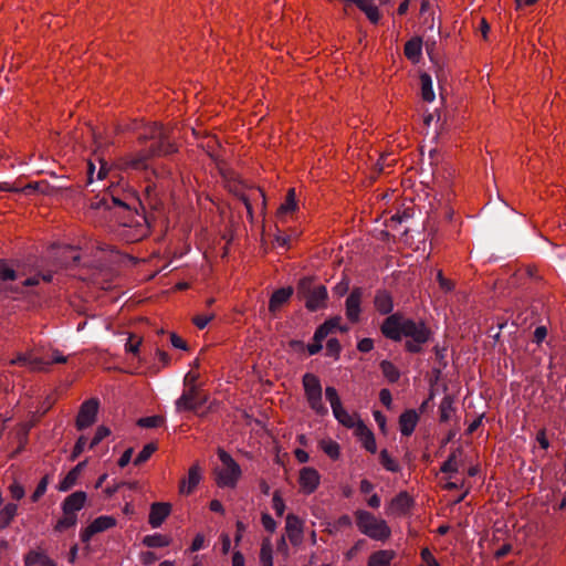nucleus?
<instances>
[{
	"label": "nucleus",
	"instance_id": "f257e3e1",
	"mask_svg": "<svg viewBox=\"0 0 566 566\" xmlns=\"http://www.w3.org/2000/svg\"><path fill=\"white\" fill-rule=\"evenodd\" d=\"M381 334L392 340L405 339V350L410 354H420L432 337L431 329L421 319H412L397 312L387 316L380 325Z\"/></svg>",
	"mask_w": 566,
	"mask_h": 566
},
{
	"label": "nucleus",
	"instance_id": "f03ea898",
	"mask_svg": "<svg viewBox=\"0 0 566 566\" xmlns=\"http://www.w3.org/2000/svg\"><path fill=\"white\" fill-rule=\"evenodd\" d=\"M138 138L147 139L151 143L148 147L147 155L125 163L126 166H130L134 169H146V160L148 156L169 155L176 150L174 143L170 142L167 129L156 123L145 127Z\"/></svg>",
	"mask_w": 566,
	"mask_h": 566
},
{
	"label": "nucleus",
	"instance_id": "7ed1b4c3",
	"mask_svg": "<svg viewBox=\"0 0 566 566\" xmlns=\"http://www.w3.org/2000/svg\"><path fill=\"white\" fill-rule=\"evenodd\" d=\"M112 171L113 168L108 163V179H111ZM108 181L111 182V185H108V199L112 200V205H108V216H123L119 222L126 226L130 222L132 217L135 214L136 203L138 202V199L135 197L133 192H119L118 188L114 187V182L111 180Z\"/></svg>",
	"mask_w": 566,
	"mask_h": 566
},
{
	"label": "nucleus",
	"instance_id": "20e7f679",
	"mask_svg": "<svg viewBox=\"0 0 566 566\" xmlns=\"http://www.w3.org/2000/svg\"><path fill=\"white\" fill-rule=\"evenodd\" d=\"M296 294L300 300L305 301V307L311 312L326 306L327 290L323 284L314 285L313 276H304L298 281Z\"/></svg>",
	"mask_w": 566,
	"mask_h": 566
},
{
	"label": "nucleus",
	"instance_id": "39448f33",
	"mask_svg": "<svg viewBox=\"0 0 566 566\" xmlns=\"http://www.w3.org/2000/svg\"><path fill=\"white\" fill-rule=\"evenodd\" d=\"M70 356H65L59 349H52L50 358L35 356L32 352L21 353L10 360V365L28 366L31 371H49L53 364H65Z\"/></svg>",
	"mask_w": 566,
	"mask_h": 566
},
{
	"label": "nucleus",
	"instance_id": "423d86ee",
	"mask_svg": "<svg viewBox=\"0 0 566 566\" xmlns=\"http://www.w3.org/2000/svg\"><path fill=\"white\" fill-rule=\"evenodd\" d=\"M356 525L359 531L368 537L376 541L387 539L391 531L386 521L378 520L374 514L365 510H357L355 512Z\"/></svg>",
	"mask_w": 566,
	"mask_h": 566
},
{
	"label": "nucleus",
	"instance_id": "0eeeda50",
	"mask_svg": "<svg viewBox=\"0 0 566 566\" xmlns=\"http://www.w3.org/2000/svg\"><path fill=\"white\" fill-rule=\"evenodd\" d=\"M218 457L223 467L217 471V484L220 488H234L242 473L240 465L222 448L218 449Z\"/></svg>",
	"mask_w": 566,
	"mask_h": 566
},
{
	"label": "nucleus",
	"instance_id": "6e6552de",
	"mask_svg": "<svg viewBox=\"0 0 566 566\" xmlns=\"http://www.w3.org/2000/svg\"><path fill=\"white\" fill-rule=\"evenodd\" d=\"M207 401V398L202 396L196 385H191L190 388L184 390L181 396L176 400L177 411H197Z\"/></svg>",
	"mask_w": 566,
	"mask_h": 566
},
{
	"label": "nucleus",
	"instance_id": "1a4fd4ad",
	"mask_svg": "<svg viewBox=\"0 0 566 566\" xmlns=\"http://www.w3.org/2000/svg\"><path fill=\"white\" fill-rule=\"evenodd\" d=\"M98 400L88 399L84 401L78 410L75 426L77 430H84L94 424L98 411Z\"/></svg>",
	"mask_w": 566,
	"mask_h": 566
},
{
	"label": "nucleus",
	"instance_id": "9d476101",
	"mask_svg": "<svg viewBox=\"0 0 566 566\" xmlns=\"http://www.w3.org/2000/svg\"><path fill=\"white\" fill-rule=\"evenodd\" d=\"M363 291L359 287L354 289L350 294L347 296L345 302L346 307V316L352 323H357L359 321L360 315V302H361Z\"/></svg>",
	"mask_w": 566,
	"mask_h": 566
},
{
	"label": "nucleus",
	"instance_id": "9b49d317",
	"mask_svg": "<svg viewBox=\"0 0 566 566\" xmlns=\"http://www.w3.org/2000/svg\"><path fill=\"white\" fill-rule=\"evenodd\" d=\"M412 505V499L407 492H400L389 503L387 509L388 515H403Z\"/></svg>",
	"mask_w": 566,
	"mask_h": 566
},
{
	"label": "nucleus",
	"instance_id": "f8f14e48",
	"mask_svg": "<svg viewBox=\"0 0 566 566\" xmlns=\"http://www.w3.org/2000/svg\"><path fill=\"white\" fill-rule=\"evenodd\" d=\"M300 484L306 494L313 493L319 484V474L314 468H303L300 472Z\"/></svg>",
	"mask_w": 566,
	"mask_h": 566
},
{
	"label": "nucleus",
	"instance_id": "ddd939ff",
	"mask_svg": "<svg viewBox=\"0 0 566 566\" xmlns=\"http://www.w3.org/2000/svg\"><path fill=\"white\" fill-rule=\"evenodd\" d=\"M285 530L290 542L293 545H298L303 538V522L294 514L286 516Z\"/></svg>",
	"mask_w": 566,
	"mask_h": 566
},
{
	"label": "nucleus",
	"instance_id": "4468645a",
	"mask_svg": "<svg viewBox=\"0 0 566 566\" xmlns=\"http://www.w3.org/2000/svg\"><path fill=\"white\" fill-rule=\"evenodd\" d=\"M171 506L169 503L156 502L150 506L148 522L151 527H159L169 515Z\"/></svg>",
	"mask_w": 566,
	"mask_h": 566
},
{
	"label": "nucleus",
	"instance_id": "2eb2a0df",
	"mask_svg": "<svg viewBox=\"0 0 566 566\" xmlns=\"http://www.w3.org/2000/svg\"><path fill=\"white\" fill-rule=\"evenodd\" d=\"M355 434L358 437L363 447L370 453H375L377 451L376 440L374 433L368 429V427L360 420H357V427L355 430Z\"/></svg>",
	"mask_w": 566,
	"mask_h": 566
},
{
	"label": "nucleus",
	"instance_id": "dca6fc26",
	"mask_svg": "<svg viewBox=\"0 0 566 566\" xmlns=\"http://www.w3.org/2000/svg\"><path fill=\"white\" fill-rule=\"evenodd\" d=\"M86 501V494L82 491H77L66 496L62 503V511L71 514H76L83 509Z\"/></svg>",
	"mask_w": 566,
	"mask_h": 566
},
{
	"label": "nucleus",
	"instance_id": "f3484780",
	"mask_svg": "<svg viewBox=\"0 0 566 566\" xmlns=\"http://www.w3.org/2000/svg\"><path fill=\"white\" fill-rule=\"evenodd\" d=\"M293 287H281L273 292L269 302V311L275 313L282 305H284L293 295Z\"/></svg>",
	"mask_w": 566,
	"mask_h": 566
},
{
	"label": "nucleus",
	"instance_id": "a211bd4d",
	"mask_svg": "<svg viewBox=\"0 0 566 566\" xmlns=\"http://www.w3.org/2000/svg\"><path fill=\"white\" fill-rule=\"evenodd\" d=\"M418 415L413 409L406 410L399 417L400 432L402 436L409 437L415 431L418 422Z\"/></svg>",
	"mask_w": 566,
	"mask_h": 566
},
{
	"label": "nucleus",
	"instance_id": "6ab92c4d",
	"mask_svg": "<svg viewBox=\"0 0 566 566\" xmlns=\"http://www.w3.org/2000/svg\"><path fill=\"white\" fill-rule=\"evenodd\" d=\"M376 310L382 315H391L394 310V302L391 295L385 291H377L374 300Z\"/></svg>",
	"mask_w": 566,
	"mask_h": 566
},
{
	"label": "nucleus",
	"instance_id": "aec40b11",
	"mask_svg": "<svg viewBox=\"0 0 566 566\" xmlns=\"http://www.w3.org/2000/svg\"><path fill=\"white\" fill-rule=\"evenodd\" d=\"M303 387L306 399L322 395L321 381L314 374L307 373L303 376Z\"/></svg>",
	"mask_w": 566,
	"mask_h": 566
},
{
	"label": "nucleus",
	"instance_id": "412c9836",
	"mask_svg": "<svg viewBox=\"0 0 566 566\" xmlns=\"http://www.w3.org/2000/svg\"><path fill=\"white\" fill-rule=\"evenodd\" d=\"M24 565L56 566L55 563L45 553L41 551H30L24 556Z\"/></svg>",
	"mask_w": 566,
	"mask_h": 566
},
{
	"label": "nucleus",
	"instance_id": "4be33fe9",
	"mask_svg": "<svg viewBox=\"0 0 566 566\" xmlns=\"http://www.w3.org/2000/svg\"><path fill=\"white\" fill-rule=\"evenodd\" d=\"M106 530V516L102 515L85 527L81 533V539L87 543L95 534Z\"/></svg>",
	"mask_w": 566,
	"mask_h": 566
},
{
	"label": "nucleus",
	"instance_id": "5701e85b",
	"mask_svg": "<svg viewBox=\"0 0 566 566\" xmlns=\"http://www.w3.org/2000/svg\"><path fill=\"white\" fill-rule=\"evenodd\" d=\"M200 469L198 465H192L188 472V480H182L180 483V492L190 494L200 482Z\"/></svg>",
	"mask_w": 566,
	"mask_h": 566
},
{
	"label": "nucleus",
	"instance_id": "b1692460",
	"mask_svg": "<svg viewBox=\"0 0 566 566\" xmlns=\"http://www.w3.org/2000/svg\"><path fill=\"white\" fill-rule=\"evenodd\" d=\"M395 555L394 551H377L370 555L368 566H389Z\"/></svg>",
	"mask_w": 566,
	"mask_h": 566
},
{
	"label": "nucleus",
	"instance_id": "393cba45",
	"mask_svg": "<svg viewBox=\"0 0 566 566\" xmlns=\"http://www.w3.org/2000/svg\"><path fill=\"white\" fill-rule=\"evenodd\" d=\"M422 41L420 38H412L405 44V55L411 61H418L421 56Z\"/></svg>",
	"mask_w": 566,
	"mask_h": 566
},
{
	"label": "nucleus",
	"instance_id": "a878e982",
	"mask_svg": "<svg viewBox=\"0 0 566 566\" xmlns=\"http://www.w3.org/2000/svg\"><path fill=\"white\" fill-rule=\"evenodd\" d=\"M342 317L340 316H334L327 321H325L322 325H319L317 331V338H326L329 334L337 331L339 327Z\"/></svg>",
	"mask_w": 566,
	"mask_h": 566
},
{
	"label": "nucleus",
	"instance_id": "bb28decb",
	"mask_svg": "<svg viewBox=\"0 0 566 566\" xmlns=\"http://www.w3.org/2000/svg\"><path fill=\"white\" fill-rule=\"evenodd\" d=\"M18 512V505L14 503H8L0 510V530H3L10 525Z\"/></svg>",
	"mask_w": 566,
	"mask_h": 566
},
{
	"label": "nucleus",
	"instance_id": "cd10ccee",
	"mask_svg": "<svg viewBox=\"0 0 566 566\" xmlns=\"http://www.w3.org/2000/svg\"><path fill=\"white\" fill-rule=\"evenodd\" d=\"M453 403H454V399L452 396L447 395L442 398L440 406H439L441 422H447L451 418V415L454 412Z\"/></svg>",
	"mask_w": 566,
	"mask_h": 566
},
{
	"label": "nucleus",
	"instance_id": "c85d7f7f",
	"mask_svg": "<svg viewBox=\"0 0 566 566\" xmlns=\"http://www.w3.org/2000/svg\"><path fill=\"white\" fill-rule=\"evenodd\" d=\"M333 415L334 417L336 418V420L342 423L344 427L346 428H349V429H355L356 430V427H357V421L354 419V417L352 415H349L347 412V410H345L343 408V406H340L339 408H334L333 410Z\"/></svg>",
	"mask_w": 566,
	"mask_h": 566
},
{
	"label": "nucleus",
	"instance_id": "c756f323",
	"mask_svg": "<svg viewBox=\"0 0 566 566\" xmlns=\"http://www.w3.org/2000/svg\"><path fill=\"white\" fill-rule=\"evenodd\" d=\"M143 544L149 548H158L168 546L170 544V539L165 535L155 533L151 535H146L143 538Z\"/></svg>",
	"mask_w": 566,
	"mask_h": 566
},
{
	"label": "nucleus",
	"instance_id": "7c9ffc66",
	"mask_svg": "<svg viewBox=\"0 0 566 566\" xmlns=\"http://www.w3.org/2000/svg\"><path fill=\"white\" fill-rule=\"evenodd\" d=\"M421 84V96L426 102H432L434 99V92L432 87V78L429 74L422 73L420 75Z\"/></svg>",
	"mask_w": 566,
	"mask_h": 566
},
{
	"label": "nucleus",
	"instance_id": "2f4dec72",
	"mask_svg": "<svg viewBox=\"0 0 566 566\" xmlns=\"http://www.w3.org/2000/svg\"><path fill=\"white\" fill-rule=\"evenodd\" d=\"M380 369L389 382L394 384L399 380L400 371L391 361L382 360L380 363Z\"/></svg>",
	"mask_w": 566,
	"mask_h": 566
},
{
	"label": "nucleus",
	"instance_id": "473e14b6",
	"mask_svg": "<svg viewBox=\"0 0 566 566\" xmlns=\"http://www.w3.org/2000/svg\"><path fill=\"white\" fill-rule=\"evenodd\" d=\"M77 522V515L63 512V516L56 522L54 530L56 532H64L71 527H74Z\"/></svg>",
	"mask_w": 566,
	"mask_h": 566
},
{
	"label": "nucleus",
	"instance_id": "72a5a7b5",
	"mask_svg": "<svg viewBox=\"0 0 566 566\" xmlns=\"http://www.w3.org/2000/svg\"><path fill=\"white\" fill-rule=\"evenodd\" d=\"M297 208L295 189L291 188L287 191L285 201L280 206L277 212L279 214H285L289 212H293Z\"/></svg>",
	"mask_w": 566,
	"mask_h": 566
},
{
	"label": "nucleus",
	"instance_id": "f704fd0d",
	"mask_svg": "<svg viewBox=\"0 0 566 566\" xmlns=\"http://www.w3.org/2000/svg\"><path fill=\"white\" fill-rule=\"evenodd\" d=\"M462 450L458 448L454 450L448 459L442 463L440 471L442 473H455L458 472L457 453H461Z\"/></svg>",
	"mask_w": 566,
	"mask_h": 566
},
{
	"label": "nucleus",
	"instance_id": "c9c22d12",
	"mask_svg": "<svg viewBox=\"0 0 566 566\" xmlns=\"http://www.w3.org/2000/svg\"><path fill=\"white\" fill-rule=\"evenodd\" d=\"M157 450V444L155 442L147 443L144 446L142 451L137 454V457L134 460L135 465H142L145 463L151 454Z\"/></svg>",
	"mask_w": 566,
	"mask_h": 566
},
{
	"label": "nucleus",
	"instance_id": "e433bc0d",
	"mask_svg": "<svg viewBox=\"0 0 566 566\" xmlns=\"http://www.w3.org/2000/svg\"><path fill=\"white\" fill-rule=\"evenodd\" d=\"M165 423V418L158 415L143 417L137 420V426L142 428H158Z\"/></svg>",
	"mask_w": 566,
	"mask_h": 566
},
{
	"label": "nucleus",
	"instance_id": "4c0bfd02",
	"mask_svg": "<svg viewBox=\"0 0 566 566\" xmlns=\"http://www.w3.org/2000/svg\"><path fill=\"white\" fill-rule=\"evenodd\" d=\"M379 460L381 465L389 472H398L400 470L399 464L389 455L386 449L380 451Z\"/></svg>",
	"mask_w": 566,
	"mask_h": 566
},
{
	"label": "nucleus",
	"instance_id": "58836bf2",
	"mask_svg": "<svg viewBox=\"0 0 566 566\" xmlns=\"http://www.w3.org/2000/svg\"><path fill=\"white\" fill-rule=\"evenodd\" d=\"M124 340L125 350L128 353L137 354L142 344V338L134 334H126Z\"/></svg>",
	"mask_w": 566,
	"mask_h": 566
},
{
	"label": "nucleus",
	"instance_id": "ea45409f",
	"mask_svg": "<svg viewBox=\"0 0 566 566\" xmlns=\"http://www.w3.org/2000/svg\"><path fill=\"white\" fill-rule=\"evenodd\" d=\"M323 451L333 460L339 458V444L333 440H323L321 442Z\"/></svg>",
	"mask_w": 566,
	"mask_h": 566
},
{
	"label": "nucleus",
	"instance_id": "a19ab883",
	"mask_svg": "<svg viewBox=\"0 0 566 566\" xmlns=\"http://www.w3.org/2000/svg\"><path fill=\"white\" fill-rule=\"evenodd\" d=\"M307 402L313 411H315L318 416H326L328 413V409L322 401V395L316 397H310Z\"/></svg>",
	"mask_w": 566,
	"mask_h": 566
},
{
	"label": "nucleus",
	"instance_id": "79ce46f5",
	"mask_svg": "<svg viewBox=\"0 0 566 566\" xmlns=\"http://www.w3.org/2000/svg\"><path fill=\"white\" fill-rule=\"evenodd\" d=\"M106 201V191L105 189H101L97 193L90 199L88 209L92 211H97L102 209Z\"/></svg>",
	"mask_w": 566,
	"mask_h": 566
},
{
	"label": "nucleus",
	"instance_id": "37998d69",
	"mask_svg": "<svg viewBox=\"0 0 566 566\" xmlns=\"http://www.w3.org/2000/svg\"><path fill=\"white\" fill-rule=\"evenodd\" d=\"M78 476L76 475L75 471H70L65 478L60 482L59 484V491L61 492H66L69 491L70 489H72L76 481H77Z\"/></svg>",
	"mask_w": 566,
	"mask_h": 566
},
{
	"label": "nucleus",
	"instance_id": "c03bdc74",
	"mask_svg": "<svg viewBox=\"0 0 566 566\" xmlns=\"http://www.w3.org/2000/svg\"><path fill=\"white\" fill-rule=\"evenodd\" d=\"M262 566H273L272 547L269 543H263L260 552Z\"/></svg>",
	"mask_w": 566,
	"mask_h": 566
},
{
	"label": "nucleus",
	"instance_id": "a18cd8bd",
	"mask_svg": "<svg viewBox=\"0 0 566 566\" xmlns=\"http://www.w3.org/2000/svg\"><path fill=\"white\" fill-rule=\"evenodd\" d=\"M342 346L337 338H329L326 343V355L338 359Z\"/></svg>",
	"mask_w": 566,
	"mask_h": 566
},
{
	"label": "nucleus",
	"instance_id": "49530a36",
	"mask_svg": "<svg viewBox=\"0 0 566 566\" xmlns=\"http://www.w3.org/2000/svg\"><path fill=\"white\" fill-rule=\"evenodd\" d=\"M325 397L328 400V402L331 403L332 410H334V408L337 409L342 406V401L338 396V392L334 387H326Z\"/></svg>",
	"mask_w": 566,
	"mask_h": 566
},
{
	"label": "nucleus",
	"instance_id": "de8ad7c7",
	"mask_svg": "<svg viewBox=\"0 0 566 566\" xmlns=\"http://www.w3.org/2000/svg\"><path fill=\"white\" fill-rule=\"evenodd\" d=\"M48 484H49V476L45 475L40 480L35 491L31 495L32 502H38L40 500V497L44 495V493L46 492V489H48Z\"/></svg>",
	"mask_w": 566,
	"mask_h": 566
},
{
	"label": "nucleus",
	"instance_id": "09e8293b",
	"mask_svg": "<svg viewBox=\"0 0 566 566\" xmlns=\"http://www.w3.org/2000/svg\"><path fill=\"white\" fill-rule=\"evenodd\" d=\"M325 338H317V331H315L313 336V343L305 345V349L308 352L311 356L318 354L323 348V340Z\"/></svg>",
	"mask_w": 566,
	"mask_h": 566
},
{
	"label": "nucleus",
	"instance_id": "8fccbe9b",
	"mask_svg": "<svg viewBox=\"0 0 566 566\" xmlns=\"http://www.w3.org/2000/svg\"><path fill=\"white\" fill-rule=\"evenodd\" d=\"M272 506H273L276 515L282 516L284 514L285 504H284V501L281 497L279 491L274 492V494H273Z\"/></svg>",
	"mask_w": 566,
	"mask_h": 566
},
{
	"label": "nucleus",
	"instance_id": "3c124183",
	"mask_svg": "<svg viewBox=\"0 0 566 566\" xmlns=\"http://www.w3.org/2000/svg\"><path fill=\"white\" fill-rule=\"evenodd\" d=\"M353 524L350 516L344 514L339 516L333 524V530H329V533L336 532L343 527H350Z\"/></svg>",
	"mask_w": 566,
	"mask_h": 566
},
{
	"label": "nucleus",
	"instance_id": "603ef678",
	"mask_svg": "<svg viewBox=\"0 0 566 566\" xmlns=\"http://www.w3.org/2000/svg\"><path fill=\"white\" fill-rule=\"evenodd\" d=\"M62 252H63V254L67 253V256L62 261V263L64 265L69 264V259L72 260V262H74V263L80 261V254L74 248H72V247L63 248Z\"/></svg>",
	"mask_w": 566,
	"mask_h": 566
},
{
	"label": "nucleus",
	"instance_id": "864d4df0",
	"mask_svg": "<svg viewBox=\"0 0 566 566\" xmlns=\"http://www.w3.org/2000/svg\"><path fill=\"white\" fill-rule=\"evenodd\" d=\"M0 279L2 281H13L15 279L14 270L8 268L3 262H0Z\"/></svg>",
	"mask_w": 566,
	"mask_h": 566
},
{
	"label": "nucleus",
	"instance_id": "5fc2aeb1",
	"mask_svg": "<svg viewBox=\"0 0 566 566\" xmlns=\"http://www.w3.org/2000/svg\"><path fill=\"white\" fill-rule=\"evenodd\" d=\"M421 558L428 566H440L439 562L434 558L429 548L424 547L421 549Z\"/></svg>",
	"mask_w": 566,
	"mask_h": 566
},
{
	"label": "nucleus",
	"instance_id": "6e6d98bb",
	"mask_svg": "<svg viewBox=\"0 0 566 566\" xmlns=\"http://www.w3.org/2000/svg\"><path fill=\"white\" fill-rule=\"evenodd\" d=\"M261 521H262L263 527L268 532L273 533L275 531L276 522L273 520V517L269 513H263L262 517H261Z\"/></svg>",
	"mask_w": 566,
	"mask_h": 566
},
{
	"label": "nucleus",
	"instance_id": "4d7b16f0",
	"mask_svg": "<svg viewBox=\"0 0 566 566\" xmlns=\"http://www.w3.org/2000/svg\"><path fill=\"white\" fill-rule=\"evenodd\" d=\"M9 490L11 496L17 501L21 500L24 496V488L18 482L12 483L9 486Z\"/></svg>",
	"mask_w": 566,
	"mask_h": 566
},
{
	"label": "nucleus",
	"instance_id": "13d9d810",
	"mask_svg": "<svg viewBox=\"0 0 566 566\" xmlns=\"http://www.w3.org/2000/svg\"><path fill=\"white\" fill-rule=\"evenodd\" d=\"M214 317L213 314H209V315H197L195 318H193V324L199 328V329H203L208 324L209 322Z\"/></svg>",
	"mask_w": 566,
	"mask_h": 566
},
{
	"label": "nucleus",
	"instance_id": "bf43d9fd",
	"mask_svg": "<svg viewBox=\"0 0 566 566\" xmlns=\"http://www.w3.org/2000/svg\"><path fill=\"white\" fill-rule=\"evenodd\" d=\"M170 342H171V345L175 348L182 349V350H187L188 349L187 343L181 337H179L177 334H175V333H171Z\"/></svg>",
	"mask_w": 566,
	"mask_h": 566
},
{
	"label": "nucleus",
	"instance_id": "052dcab7",
	"mask_svg": "<svg viewBox=\"0 0 566 566\" xmlns=\"http://www.w3.org/2000/svg\"><path fill=\"white\" fill-rule=\"evenodd\" d=\"M365 544H366L365 539H358L354 544V546L350 549H348V552L346 553V558L347 559L354 558L357 555V553L365 546Z\"/></svg>",
	"mask_w": 566,
	"mask_h": 566
},
{
	"label": "nucleus",
	"instance_id": "680f3d73",
	"mask_svg": "<svg viewBox=\"0 0 566 566\" xmlns=\"http://www.w3.org/2000/svg\"><path fill=\"white\" fill-rule=\"evenodd\" d=\"M374 348V342L370 338H363L357 344V349L361 353H369Z\"/></svg>",
	"mask_w": 566,
	"mask_h": 566
},
{
	"label": "nucleus",
	"instance_id": "e2e57ef3",
	"mask_svg": "<svg viewBox=\"0 0 566 566\" xmlns=\"http://www.w3.org/2000/svg\"><path fill=\"white\" fill-rule=\"evenodd\" d=\"M158 559L157 555L153 552H144L140 554V562L145 565V566H149L151 564H154L156 560Z\"/></svg>",
	"mask_w": 566,
	"mask_h": 566
},
{
	"label": "nucleus",
	"instance_id": "0e129e2a",
	"mask_svg": "<svg viewBox=\"0 0 566 566\" xmlns=\"http://www.w3.org/2000/svg\"><path fill=\"white\" fill-rule=\"evenodd\" d=\"M105 437H106V427L99 426L95 433V437L92 439V441L90 443V448H93L94 446L99 443Z\"/></svg>",
	"mask_w": 566,
	"mask_h": 566
},
{
	"label": "nucleus",
	"instance_id": "69168bd1",
	"mask_svg": "<svg viewBox=\"0 0 566 566\" xmlns=\"http://www.w3.org/2000/svg\"><path fill=\"white\" fill-rule=\"evenodd\" d=\"M379 399L384 406H386L387 408H390L392 398H391V392L389 389H387V388L381 389L379 392Z\"/></svg>",
	"mask_w": 566,
	"mask_h": 566
},
{
	"label": "nucleus",
	"instance_id": "338daca9",
	"mask_svg": "<svg viewBox=\"0 0 566 566\" xmlns=\"http://www.w3.org/2000/svg\"><path fill=\"white\" fill-rule=\"evenodd\" d=\"M547 336V328L545 326H537L534 331V342L542 343Z\"/></svg>",
	"mask_w": 566,
	"mask_h": 566
},
{
	"label": "nucleus",
	"instance_id": "774afa93",
	"mask_svg": "<svg viewBox=\"0 0 566 566\" xmlns=\"http://www.w3.org/2000/svg\"><path fill=\"white\" fill-rule=\"evenodd\" d=\"M132 454H133V448H128L127 450H125V452L122 454V457L119 458V460L117 462L118 467L119 468L126 467L130 462Z\"/></svg>",
	"mask_w": 566,
	"mask_h": 566
}]
</instances>
